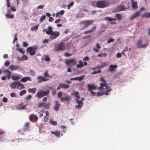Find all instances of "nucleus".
I'll return each instance as SVG.
<instances>
[{"label": "nucleus", "mask_w": 150, "mask_h": 150, "mask_svg": "<svg viewBox=\"0 0 150 150\" xmlns=\"http://www.w3.org/2000/svg\"><path fill=\"white\" fill-rule=\"evenodd\" d=\"M58 97L60 99V101L63 102L66 101L67 103H69L71 97L66 93H63L62 92H59L57 94Z\"/></svg>", "instance_id": "obj_1"}, {"label": "nucleus", "mask_w": 150, "mask_h": 150, "mask_svg": "<svg viewBox=\"0 0 150 150\" xmlns=\"http://www.w3.org/2000/svg\"><path fill=\"white\" fill-rule=\"evenodd\" d=\"M93 6L100 8H103L108 7L109 5L108 2L106 0H99L93 3Z\"/></svg>", "instance_id": "obj_2"}, {"label": "nucleus", "mask_w": 150, "mask_h": 150, "mask_svg": "<svg viewBox=\"0 0 150 150\" xmlns=\"http://www.w3.org/2000/svg\"><path fill=\"white\" fill-rule=\"evenodd\" d=\"M38 48V47L36 46H31L27 49L26 52H27L29 53L30 55L33 56L35 54V51Z\"/></svg>", "instance_id": "obj_3"}, {"label": "nucleus", "mask_w": 150, "mask_h": 150, "mask_svg": "<svg viewBox=\"0 0 150 150\" xmlns=\"http://www.w3.org/2000/svg\"><path fill=\"white\" fill-rule=\"evenodd\" d=\"M49 90H48L46 91H41L39 92H38L36 94L35 96H37L39 98H40L47 95L49 94Z\"/></svg>", "instance_id": "obj_4"}, {"label": "nucleus", "mask_w": 150, "mask_h": 150, "mask_svg": "<svg viewBox=\"0 0 150 150\" xmlns=\"http://www.w3.org/2000/svg\"><path fill=\"white\" fill-rule=\"evenodd\" d=\"M65 63L67 65H75L77 63V62L75 59L73 58L67 59L65 61Z\"/></svg>", "instance_id": "obj_5"}, {"label": "nucleus", "mask_w": 150, "mask_h": 150, "mask_svg": "<svg viewBox=\"0 0 150 150\" xmlns=\"http://www.w3.org/2000/svg\"><path fill=\"white\" fill-rule=\"evenodd\" d=\"M93 21L92 20H85L83 21H81L80 22V24L81 25H83L85 28L87 27L92 24Z\"/></svg>", "instance_id": "obj_6"}, {"label": "nucleus", "mask_w": 150, "mask_h": 150, "mask_svg": "<svg viewBox=\"0 0 150 150\" xmlns=\"http://www.w3.org/2000/svg\"><path fill=\"white\" fill-rule=\"evenodd\" d=\"M50 35L49 39L53 40L55 39L59 36V33L58 31H54L52 32Z\"/></svg>", "instance_id": "obj_7"}, {"label": "nucleus", "mask_w": 150, "mask_h": 150, "mask_svg": "<svg viewBox=\"0 0 150 150\" xmlns=\"http://www.w3.org/2000/svg\"><path fill=\"white\" fill-rule=\"evenodd\" d=\"M142 40H141L137 41L136 45L137 48H142L146 47L147 45L146 44H143L142 45Z\"/></svg>", "instance_id": "obj_8"}, {"label": "nucleus", "mask_w": 150, "mask_h": 150, "mask_svg": "<svg viewBox=\"0 0 150 150\" xmlns=\"http://www.w3.org/2000/svg\"><path fill=\"white\" fill-rule=\"evenodd\" d=\"M140 13V11H137L135 13H134L129 17V21H132L135 18H137L139 16Z\"/></svg>", "instance_id": "obj_9"}, {"label": "nucleus", "mask_w": 150, "mask_h": 150, "mask_svg": "<svg viewBox=\"0 0 150 150\" xmlns=\"http://www.w3.org/2000/svg\"><path fill=\"white\" fill-rule=\"evenodd\" d=\"M111 90L112 89L110 86H108V85L106 86L105 88H104L103 90V92L104 93V94L106 96L108 95Z\"/></svg>", "instance_id": "obj_10"}, {"label": "nucleus", "mask_w": 150, "mask_h": 150, "mask_svg": "<svg viewBox=\"0 0 150 150\" xmlns=\"http://www.w3.org/2000/svg\"><path fill=\"white\" fill-rule=\"evenodd\" d=\"M9 69L12 71H16L18 69L19 70V69L22 70V68L19 66L12 65H10L8 68Z\"/></svg>", "instance_id": "obj_11"}, {"label": "nucleus", "mask_w": 150, "mask_h": 150, "mask_svg": "<svg viewBox=\"0 0 150 150\" xmlns=\"http://www.w3.org/2000/svg\"><path fill=\"white\" fill-rule=\"evenodd\" d=\"M87 86L88 91H92V90H95L97 88L96 86L94 84H90L88 83L87 84Z\"/></svg>", "instance_id": "obj_12"}, {"label": "nucleus", "mask_w": 150, "mask_h": 150, "mask_svg": "<svg viewBox=\"0 0 150 150\" xmlns=\"http://www.w3.org/2000/svg\"><path fill=\"white\" fill-rule=\"evenodd\" d=\"M126 9V8L123 5H120L118 6L115 8V12H119L122 11H124Z\"/></svg>", "instance_id": "obj_13"}, {"label": "nucleus", "mask_w": 150, "mask_h": 150, "mask_svg": "<svg viewBox=\"0 0 150 150\" xmlns=\"http://www.w3.org/2000/svg\"><path fill=\"white\" fill-rule=\"evenodd\" d=\"M64 46L62 42H61L57 45V47L55 48V50L56 51L58 50L61 51L64 50Z\"/></svg>", "instance_id": "obj_14"}, {"label": "nucleus", "mask_w": 150, "mask_h": 150, "mask_svg": "<svg viewBox=\"0 0 150 150\" xmlns=\"http://www.w3.org/2000/svg\"><path fill=\"white\" fill-rule=\"evenodd\" d=\"M37 79H38V83H40L42 82H45L47 81L48 79L44 77L43 76H38L36 78Z\"/></svg>", "instance_id": "obj_15"}, {"label": "nucleus", "mask_w": 150, "mask_h": 150, "mask_svg": "<svg viewBox=\"0 0 150 150\" xmlns=\"http://www.w3.org/2000/svg\"><path fill=\"white\" fill-rule=\"evenodd\" d=\"M54 103H55V104L53 108L55 111H57L59 110V107L60 106V104L57 100L55 101Z\"/></svg>", "instance_id": "obj_16"}, {"label": "nucleus", "mask_w": 150, "mask_h": 150, "mask_svg": "<svg viewBox=\"0 0 150 150\" xmlns=\"http://www.w3.org/2000/svg\"><path fill=\"white\" fill-rule=\"evenodd\" d=\"M4 73L7 74L6 76L8 79H9L11 77V72L8 69H4L3 71Z\"/></svg>", "instance_id": "obj_17"}, {"label": "nucleus", "mask_w": 150, "mask_h": 150, "mask_svg": "<svg viewBox=\"0 0 150 150\" xmlns=\"http://www.w3.org/2000/svg\"><path fill=\"white\" fill-rule=\"evenodd\" d=\"M84 75H82L80 76H77L74 78H70L71 80H78L79 81H81L83 78L85 77Z\"/></svg>", "instance_id": "obj_18"}, {"label": "nucleus", "mask_w": 150, "mask_h": 150, "mask_svg": "<svg viewBox=\"0 0 150 150\" xmlns=\"http://www.w3.org/2000/svg\"><path fill=\"white\" fill-rule=\"evenodd\" d=\"M117 67V65L116 64H111L110 65L109 67V70L110 72H112L115 71V69Z\"/></svg>", "instance_id": "obj_19"}, {"label": "nucleus", "mask_w": 150, "mask_h": 150, "mask_svg": "<svg viewBox=\"0 0 150 150\" xmlns=\"http://www.w3.org/2000/svg\"><path fill=\"white\" fill-rule=\"evenodd\" d=\"M32 79L31 78L29 77L26 76L22 78L21 80L20 81L22 82H25L28 81H31Z\"/></svg>", "instance_id": "obj_20"}, {"label": "nucleus", "mask_w": 150, "mask_h": 150, "mask_svg": "<svg viewBox=\"0 0 150 150\" xmlns=\"http://www.w3.org/2000/svg\"><path fill=\"white\" fill-rule=\"evenodd\" d=\"M51 133L53 134H54L58 138H59L60 137V132L59 131L57 130H56L55 131H51Z\"/></svg>", "instance_id": "obj_21"}, {"label": "nucleus", "mask_w": 150, "mask_h": 150, "mask_svg": "<svg viewBox=\"0 0 150 150\" xmlns=\"http://www.w3.org/2000/svg\"><path fill=\"white\" fill-rule=\"evenodd\" d=\"M132 4V8L134 9H137L138 8V6L137 5V3L136 1H131Z\"/></svg>", "instance_id": "obj_22"}, {"label": "nucleus", "mask_w": 150, "mask_h": 150, "mask_svg": "<svg viewBox=\"0 0 150 150\" xmlns=\"http://www.w3.org/2000/svg\"><path fill=\"white\" fill-rule=\"evenodd\" d=\"M47 29L48 30L46 31L47 34L50 35L52 32H53L52 30V26H49Z\"/></svg>", "instance_id": "obj_23"}, {"label": "nucleus", "mask_w": 150, "mask_h": 150, "mask_svg": "<svg viewBox=\"0 0 150 150\" xmlns=\"http://www.w3.org/2000/svg\"><path fill=\"white\" fill-rule=\"evenodd\" d=\"M17 82L16 81H14L12 82L10 84V87L11 89H15L16 88L17 86Z\"/></svg>", "instance_id": "obj_24"}, {"label": "nucleus", "mask_w": 150, "mask_h": 150, "mask_svg": "<svg viewBox=\"0 0 150 150\" xmlns=\"http://www.w3.org/2000/svg\"><path fill=\"white\" fill-rule=\"evenodd\" d=\"M21 76L19 74H17L16 76L13 75L11 76V79L13 80H16L19 79Z\"/></svg>", "instance_id": "obj_25"}, {"label": "nucleus", "mask_w": 150, "mask_h": 150, "mask_svg": "<svg viewBox=\"0 0 150 150\" xmlns=\"http://www.w3.org/2000/svg\"><path fill=\"white\" fill-rule=\"evenodd\" d=\"M36 88H29L28 89V91L29 93H32L33 94L35 93Z\"/></svg>", "instance_id": "obj_26"}, {"label": "nucleus", "mask_w": 150, "mask_h": 150, "mask_svg": "<svg viewBox=\"0 0 150 150\" xmlns=\"http://www.w3.org/2000/svg\"><path fill=\"white\" fill-rule=\"evenodd\" d=\"M143 18H148L150 17V12L146 13H144L142 16Z\"/></svg>", "instance_id": "obj_27"}, {"label": "nucleus", "mask_w": 150, "mask_h": 150, "mask_svg": "<svg viewBox=\"0 0 150 150\" xmlns=\"http://www.w3.org/2000/svg\"><path fill=\"white\" fill-rule=\"evenodd\" d=\"M60 84V86L62 88L67 89L69 87V85L66 84H64L62 83H61Z\"/></svg>", "instance_id": "obj_28"}, {"label": "nucleus", "mask_w": 150, "mask_h": 150, "mask_svg": "<svg viewBox=\"0 0 150 150\" xmlns=\"http://www.w3.org/2000/svg\"><path fill=\"white\" fill-rule=\"evenodd\" d=\"M83 67V64L82 61L80 60L79 61V64H77L76 67L78 68H80Z\"/></svg>", "instance_id": "obj_29"}, {"label": "nucleus", "mask_w": 150, "mask_h": 150, "mask_svg": "<svg viewBox=\"0 0 150 150\" xmlns=\"http://www.w3.org/2000/svg\"><path fill=\"white\" fill-rule=\"evenodd\" d=\"M74 96L77 99H79L80 98L79 93L77 91H75L74 93L73 94Z\"/></svg>", "instance_id": "obj_30"}, {"label": "nucleus", "mask_w": 150, "mask_h": 150, "mask_svg": "<svg viewBox=\"0 0 150 150\" xmlns=\"http://www.w3.org/2000/svg\"><path fill=\"white\" fill-rule=\"evenodd\" d=\"M6 17L7 18L12 19L14 17V16L13 14H9L7 13L6 15Z\"/></svg>", "instance_id": "obj_31"}, {"label": "nucleus", "mask_w": 150, "mask_h": 150, "mask_svg": "<svg viewBox=\"0 0 150 150\" xmlns=\"http://www.w3.org/2000/svg\"><path fill=\"white\" fill-rule=\"evenodd\" d=\"M115 16L118 21H120L122 19V16L120 14H116L115 15Z\"/></svg>", "instance_id": "obj_32"}, {"label": "nucleus", "mask_w": 150, "mask_h": 150, "mask_svg": "<svg viewBox=\"0 0 150 150\" xmlns=\"http://www.w3.org/2000/svg\"><path fill=\"white\" fill-rule=\"evenodd\" d=\"M83 16V14L81 12H79L77 14L76 18H81Z\"/></svg>", "instance_id": "obj_33"}, {"label": "nucleus", "mask_w": 150, "mask_h": 150, "mask_svg": "<svg viewBox=\"0 0 150 150\" xmlns=\"http://www.w3.org/2000/svg\"><path fill=\"white\" fill-rule=\"evenodd\" d=\"M38 25H37L33 27H32L31 28V30L32 31H36L38 29Z\"/></svg>", "instance_id": "obj_34"}, {"label": "nucleus", "mask_w": 150, "mask_h": 150, "mask_svg": "<svg viewBox=\"0 0 150 150\" xmlns=\"http://www.w3.org/2000/svg\"><path fill=\"white\" fill-rule=\"evenodd\" d=\"M52 125H57V122L56 121L52 120V119H50L49 122Z\"/></svg>", "instance_id": "obj_35"}, {"label": "nucleus", "mask_w": 150, "mask_h": 150, "mask_svg": "<svg viewBox=\"0 0 150 150\" xmlns=\"http://www.w3.org/2000/svg\"><path fill=\"white\" fill-rule=\"evenodd\" d=\"M50 104V103H48L47 104H46L45 103H44L43 107L45 109H49V105Z\"/></svg>", "instance_id": "obj_36"}, {"label": "nucleus", "mask_w": 150, "mask_h": 150, "mask_svg": "<svg viewBox=\"0 0 150 150\" xmlns=\"http://www.w3.org/2000/svg\"><path fill=\"white\" fill-rule=\"evenodd\" d=\"M128 47L127 46H126L125 47L124 49L122 51L121 53L124 56H125V52L126 51H128Z\"/></svg>", "instance_id": "obj_37"}, {"label": "nucleus", "mask_w": 150, "mask_h": 150, "mask_svg": "<svg viewBox=\"0 0 150 150\" xmlns=\"http://www.w3.org/2000/svg\"><path fill=\"white\" fill-rule=\"evenodd\" d=\"M29 72L30 74L33 76H35V73L34 71L32 69H30L29 70Z\"/></svg>", "instance_id": "obj_38"}, {"label": "nucleus", "mask_w": 150, "mask_h": 150, "mask_svg": "<svg viewBox=\"0 0 150 150\" xmlns=\"http://www.w3.org/2000/svg\"><path fill=\"white\" fill-rule=\"evenodd\" d=\"M83 106V105L78 104V105H75V108L76 109H80Z\"/></svg>", "instance_id": "obj_39"}, {"label": "nucleus", "mask_w": 150, "mask_h": 150, "mask_svg": "<svg viewBox=\"0 0 150 150\" xmlns=\"http://www.w3.org/2000/svg\"><path fill=\"white\" fill-rule=\"evenodd\" d=\"M78 99H76L75 100V102L76 103H77L78 104H80L83 105V102L81 101V100H79Z\"/></svg>", "instance_id": "obj_40"}, {"label": "nucleus", "mask_w": 150, "mask_h": 150, "mask_svg": "<svg viewBox=\"0 0 150 150\" xmlns=\"http://www.w3.org/2000/svg\"><path fill=\"white\" fill-rule=\"evenodd\" d=\"M107 65V63L105 62H103V63L99 66H98L99 69H101Z\"/></svg>", "instance_id": "obj_41"}, {"label": "nucleus", "mask_w": 150, "mask_h": 150, "mask_svg": "<svg viewBox=\"0 0 150 150\" xmlns=\"http://www.w3.org/2000/svg\"><path fill=\"white\" fill-rule=\"evenodd\" d=\"M28 59V57L25 55H23L21 58V60H27Z\"/></svg>", "instance_id": "obj_42"}, {"label": "nucleus", "mask_w": 150, "mask_h": 150, "mask_svg": "<svg viewBox=\"0 0 150 150\" xmlns=\"http://www.w3.org/2000/svg\"><path fill=\"white\" fill-rule=\"evenodd\" d=\"M26 92V90H23L20 91L19 93V95L20 96H23L24 94H25Z\"/></svg>", "instance_id": "obj_43"}, {"label": "nucleus", "mask_w": 150, "mask_h": 150, "mask_svg": "<svg viewBox=\"0 0 150 150\" xmlns=\"http://www.w3.org/2000/svg\"><path fill=\"white\" fill-rule=\"evenodd\" d=\"M46 16L45 15H43L40 18L39 21L40 22H42L45 19Z\"/></svg>", "instance_id": "obj_44"}, {"label": "nucleus", "mask_w": 150, "mask_h": 150, "mask_svg": "<svg viewBox=\"0 0 150 150\" xmlns=\"http://www.w3.org/2000/svg\"><path fill=\"white\" fill-rule=\"evenodd\" d=\"M74 2L72 1L70 4L67 5V8L68 9H69L74 4Z\"/></svg>", "instance_id": "obj_45"}, {"label": "nucleus", "mask_w": 150, "mask_h": 150, "mask_svg": "<svg viewBox=\"0 0 150 150\" xmlns=\"http://www.w3.org/2000/svg\"><path fill=\"white\" fill-rule=\"evenodd\" d=\"M45 58L44 59L45 60V61L47 62L49 61L50 60V58L47 55H46L45 56Z\"/></svg>", "instance_id": "obj_46"}, {"label": "nucleus", "mask_w": 150, "mask_h": 150, "mask_svg": "<svg viewBox=\"0 0 150 150\" xmlns=\"http://www.w3.org/2000/svg\"><path fill=\"white\" fill-rule=\"evenodd\" d=\"M104 94L103 92H97L96 94V96L98 97L101 96H102L103 94Z\"/></svg>", "instance_id": "obj_47"}, {"label": "nucleus", "mask_w": 150, "mask_h": 150, "mask_svg": "<svg viewBox=\"0 0 150 150\" xmlns=\"http://www.w3.org/2000/svg\"><path fill=\"white\" fill-rule=\"evenodd\" d=\"M101 71L100 70H98L97 71H94L91 73V75L95 74L97 73H100L101 72Z\"/></svg>", "instance_id": "obj_48"}, {"label": "nucleus", "mask_w": 150, "mask_h": 150, "mask_svg": "<svg viewBox=\"0 0 150 150\" xmlns=\"http://www.w3.org/2000/svg\"><path fill=\"white\" fill-rule=\"evenodd\" d=\"M43 76L45 77H51L48 74V72L47 71H45V73H44L43 74Z\"/></svg>", "instance_id": "obj_49"}, {"label": "nucleus", "mask_w": 150, "mask_h": 150, "mask_svg": "<svg viewBox=\"0 0 150 150\" xmlns=\"http://www.w3.org/2000/svg\"><path fill=\"white\" fill-rule=\"evenodd\" d=\"M100 85L103 88V87H105L106 86L108 85V84L106 83V82H105L100 83Z\"/></svg>", "instance_id": "obj_50"}, {"label": "nucleus", "mask_w": 150, "mask_h": 150, "mask_svg": "<svg viewBox=\"0 0 150 150\" xmlns=\"http://www.w3.org/2000/svg\"><path fill=\"white\" fill-rule=\"evenodd\" d=\"M72 54L69 53L67 52H65L64 54V56L66 57H69L71 56Z\"/></svg>", "instance_id": "obj_51"}, {"label": "nucleus", "mask_w": 150, "mask_h": 150, "mask_svg": "<svg viewBox=\"0 0 150 150\" xmlns=\"http://www.w3.org/2000/svg\"><path fill=\"white\" fill-rule=\"evenodd\" d=\"M105 20L108 21H111V18L109 17H105L104 18Z\"/></svg>", "instance_id": "obj_52"}, {"label": "nucleus", "mask_w": 150, "mask_h": 150, "mask_svg": "<svg viewBox=\"0 0 150 150\" xmlns=\"http://www.w3.org/2000/svg\"><path fill=\"white\" fill-rule=\"evenodd\" d=\"M114 41V39L112 38H110L107 41V43H109L111 42H113Z\"/></svg>", "instance_id": "obj_53"}, {"label": "nucleus", "mask_w": 150, "mask_h": 150, "mask_svg": "<svg viewBox=\"0 0 150 150\" xmlns=\"http://www.w3.org/2000/svg\"><path fill=\"white\" fill-rule=\"evenodd\" d=\"M16 50H18L20 52H21L23 54H24L25 52V51L23 50L21 48H17L16 49Z\"/></svg>", "instance_id": "obj_54"}, {"label": "nucleus", "mask_w": 150, "mask_h": 150, "mask_svg": "<svg viewBox=\"0 0 150 150\" xmlns=\"http://www.w3.org/2000/svg\"><path fill=\"white\" fill-rule=\"evenodd\" d=\"M89 59V57L88 56H86L83 59V61H88Z\"/></svg>", "instance_id": "obj_55"}, {"label": "nucleus", "mask_w": 150, "mask_h": 150, "mask_svg": "<svg viewBox=\"0 0 150 150\" xmlns=\"http://www.w3.org/2000/svg\"><path fill=\"white\" fill-rule=\"evenodd\" d=\"M107 54L105 53H100L98 54V56L99 57H103V56L106 57Z\"/></svg>", "instance_id": "obj_56"}, {"label": "nucleus", "mask_w": 150, "mask_h": 150, "mask_svg": "<svg viewBox=\"0 0 150 150\" xmlns=\"http://www.w3.org/2000/svg\"><path fill=\"white\" fill-rule=\"evenodd\" d=\"M6 5L8 7H9L11 5L9 2V0H6Z\"/></svg>", "instance_id": "obj_57"}, {"label": "nucleus", "mask_w": 150, "mask_h": 150, "mask_svg": "<svg viewBox=\"0 0 150 150\" xmlns=\"http://www.w3.org/2000/svg\"><path fill=\"white\" fill-rule=\"evenodd\" d=\"M10 96L11 97H16L17 96L14 93H12L10 94Z\"/></svg>", "instance_id": "obj_58"}, {"label": "nucleus", "mask_w": 150, "mask_h": 150, "mask_svg": "<svg viewBox=\"0 0 150 150\" xmlns=\"http://www.w3.org/2000/svg\"><path fill=\"white\" fill-rule=\"evenodd\" d=\"M106 26L104 24H102L100 27L101 29H104V30H105V29L106 28Z\"/></svg>", "instance_id": "obj_59"}, {"label": "nucleus", "mask_w": 150, "mask_h": 150, "mask_svg": "<svg viewBox=\"0 0 150 150\" xmlns=\"http://www.w3.org/2000/svg\"><path fill=\"white\" fill-rule=\"evenodd\" d=\"M44 5L43 4H41L39 5L37 7V9H42L44 7Z\"/></svg>", "instance_id": "obj_60"}, {"label": "nucleus", "mask_w": 150, "mask_h": 150, "mask_svg": "<svg viewBox=\"0 0 150 150\" xmlns=\"http://www.w3.org/2000/svg\"><path fill=\"white\" fill-rule=\"evenodd\" d=\"M7 101H8V99L6 98L5 97H4L3 98V101L4 102L6 103L7 102Z\"/></svg>", "instance_id": "obj_61"}, {"label": "nucleus", "mask_w": 150, "mask_h": 150, "mask_svg": "<svg viewBox=\"0 0 150 150\" xmlns=\"http://www.w3.org/2000/svg\"><path fill=\"white\" fill-rule=\"evenodd\" d=\"M122 56L121 53L120 52L117 53L116 54V57L117 58H120Z\"/></svg>", "instance_id": "obj_62"}, {"label": "nucleus", "mask_w": 150, "mask_h": 150, "mask_svg": "<svg viewBox=\"0 0 150 150\" xmlns=\"http://www.w3.org/2000/svg\"><path fill=\"white\" fill-rule=\"evenodd\" d=\"M11 11L13 12H15L16 11V8L14 6H11Z\"/></svg>", "instance_id": "obj_63"}, {"label": "nucleus", "mask_w": 150, "mask_h": 150, "mask_svg": "<svg viewBox=\"0 0 150 150\" xmlns=\"http://www.w3.org/2000/svg\"><path fill=\"white\" fill-rule=\"evenodd\" d=\"M10 62L8 61H6L4 63V65L8 66L10 64Z\"/></svg>", "instance_id": "obj_64"}]
</instances>
